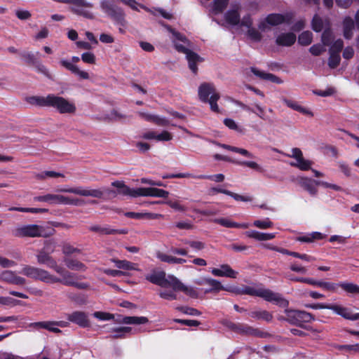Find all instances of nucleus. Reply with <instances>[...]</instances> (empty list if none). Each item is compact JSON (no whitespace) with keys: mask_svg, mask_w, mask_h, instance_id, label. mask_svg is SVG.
Wrapping results in <instances>:
<instances>
[{"mask_svg":"<svg viewBox=\"0 0 359 359\" xmlns=\"http://www.w3.org/2000/svg\"><path fill=\"white\" fill-rule=\"evenodd\" d=\"M26 100L32 105L41 107H53L61 114H74L76 111V107L73 102L54 94H48L46 97L30 96L27 97Z\"/></svg>","mask_w":359,"mask_h":359,"instance_id":"f257e3e1","label":"nucleus"},{"mask_svg":"<svg viewBox=\"0 0 359 359\" xmlns=\"http://www.w3.org/2000/svg\"><path fill=\"white\" fill-rule=\"evenodd\" d=\"M231 292L238 294H248L263 298L265 301L273 302L280 307L286 308L289 302L284 299L279 293L274 292L269 289H256L250 286H243L242 288L231 287Z\"/></svg>","mask_w":359,"mask_h":359,"instance_id":"f03ea898","label":"nucleus"},{"mask_svg":"<svg viewBox=\"0 0 359 359\" xmlns=\"http://www.w3.org/2000/svg\"><path fill=\"white\" fill-rule=\"evenodd\" d=\"M285 317L280 319L287 321L292 325L297 326L302 329L316 332L317 330L313 329L310 325H306V323L315 320L314 316L305 311L295 310V309H285Z\"/></svg>","mask_w":359,"mask_h":359,"instance_id":"7ed1b4c3","label":"nucleus"},{"mask_svg":"<svg viewBox=\"0 0 359 359\" xmlns=\"http://www.w3.org/2000/svg\"><path fill=\"white\" fill-rule=\"evenodd\" d=\"M198 97L201 102L209 103L212 111L215 113L220 112L217 104L220 95L218 93L215 92V88L212 83H201L198 88Z\"/></svg>","mask_w":359,"mask_h":359,"instance_id":"20e7f679","label":"nucleus"},{"mask_svg":"<svg viewBox=\"0 0 359 359\" xmlns=\"http://www.w3.org/2000/svg\"><path fill=\"white\" fill-rule=\"evenodd\" d=\"M222 325L230 330L239 334L257 337L259 338H266L270 336L269 333L262 331L258 328H255L247 324L236 323L226 319L222 320Z\"/></svg>","mask_w":359,"mask_h":359,"instance_id":"39448f33","label":"nucleus"},{"mask_svg":"<svg viewBox=\"0 0 359 359\" xmlns=\"http://www.w3.org/2000/svg\"><path fill=\"white\" fill-rule=\"evenodd\" d=\"M58 2L71 5L69 10L74 14L88 20L95 18L94 14L89 10L93 4L86 0H58Z\"/></svg>","mask_w":359,"mask_h":359,"instance_id":"423d86ee","label":"nucleus"},{"mask_svg":"<svg viewBox=\"0 0 359 359\" xmlns=\"http://www.w3.org/2000/svg\"><path fill=\"white\" fill-rule=\"evenodd\" d=\"M100 8L115 24L124 27L126 24L125 13L122 8L116 6L109 0H102Z\"/></svg>","mask_w":359,"mask_h":359,"instance_id":"0eeeda50","label":"nucleus"},{"mask_svg":"<svg viewBox=\"0 0 359 359\" xmlns=\"http://www.w3.org/2000/svg\"><path fill=\"white\" fill-rule=\"evenodd\" d=\"M20 273L34 280L52 284L53 275L45 269L30 265H24Z\"/></svg>","mask_w":359,"mask_h":359,"instance_id":"6e6552de","label":"nucleus"},{"mask_svg":"<svg viewBox=\"0 0 359 359\" xmlns=\"http://www.w3.org/2000/svg\"><path fill=\"white\" fill-rule=\"evenodd\" d=\"M34 201L46 202L50 204H63V205H79L80 200L79 198H73L62 195L48 194L43 196H38L34 197Z\"/></svg>","mask_w":359,"mask_h":359,"instance_id":"1a4fd4ad","label":"nucleus"},{"mask_svg":"<svg viewBox=\"0 0 359 359\" xmlns=\"http://www.w3.org/2000/svg\"><path fill=\"white\" fill-rule=\"evenodd\" d=\"M145 278L150 283L161 287H171L173 289V283L175 278H177L172 275H169L167 278L164 271H154L151 273L147 275Z\"/></svg>","mask_w":359,"mask_h":359,"instance_id":"9d476101","label":"nucleus"},{"mask_svg":"<svg viewBox=\"0 0 359 359\" xmlns=\"http://www.w3.org/2000/svg\"><path fill=\"white\" fill-rule=\"evenodd\" d=\"M175 48L178 52L186 54L189 69L194 74H196L198 72L197 63L203 62L204 59L196 53L186 48L182 44L175 43Z\"/></svg>","mask_w":359,"mask_h":359,"instance_id":"9b49d317","label":"nucleus"},{"mask_svg":"<svg viewBox=\"0 0 359 359\" xmlns=\"http://www.w3.org/2000/svg\"><path fill=\"white\" fill-rule=\"evenodd\" d=\"M111 186L116 187L117 191L114 189H106V192L109 195H112L113 197H115L117 194L129 196L133 198L140 196V194H139L140 191V187L137 189H131L121 181H114L111 183Z\"/></svg>","mask_w":359,"mask_h":359,"instance_id":"f8f14e48","label":"nucleus"},{"mask_svg":"<svg viewBox=\"0 0 359 359\" xmlns=\"http://www.w3.org/2000/svg\"><path fill=\"white\" fill-rule=\"evenodd\" d=\"M75 277H76V274L72 272H70L69 271L67 272H66V273L62 278H57L55 276L53 275L52 284L60 283L64 285L72 286V287H76L77 289H80V290H85L88 287V283H79V282L75 281L74 280Z\"/></svg>","mask_w":359,"mask_h":359,"instance_id":"ddd939ff","label":"nucleus"},{"mask_svg":"<svg viewBox=\"0 0 359 359\" xmlns=\"http://www.w3.org/2000/svg\"><path fill=\"white\" fill-rule=\"evenodd\" d=\"M288 157L294 158L296 159V162H291L290 164L291 166L299 168L301 170H309L311 169V161L304 159L302 151L299 148H293L292 149V154H287Z\"/></svg>","mask_w":359,"mask_h":359,"instance_id":"4468645a","label":"nucleus"},{"mask_svg":"<svg viewBox=\"0 0 359 359\" xmlns=\"http://www.w3.org/2000/svg\"><path fill=\"white\" fill-rule=\"evenodd\" d=\"M58 191L62 193L74 194L83 196H92L97 198H102L104 196V192L100 189H84L81 187L74 188H62L58 189Z\"/></svg>","mask_w":359,"mask_h":359,"instance_id":"2eb2a0df","label":"nucleus"},{"mask_svg":"<svg viewBox=\"0 0 359 359\" xmlns=\"http://www.w3.org/2000/svg\"><path fill=\"white\" fill-rule=\"evenodd\" d=\"M69 322L74 323L82 328L90 327V323L86 313L81 311H75L71 313L66 314Z\"/></svg>","mask_w":359,"mask_h":359,"instance_id":"dca6fc26","label":"nucleus"},{"mask_svg":"<svg viewBox=\"0 0 359 359\" xmlns=\"http://www.w3.org/2000/svg\"><path fill=\"white\" fill-rule=\"evenodd\" d=\"M79 61H80V57H79L78 56H73L71 58V62L67 61L66 60H61L60 61V63L63 67L66 68L67 69L70 71L72 73L79 76V77L81 79H89L88 73L86 72L80 70L76 65L73 64V63L79 62Z\"/></svg>","mask_w":359,"mask_h":359,"instance_id":"f3484780","label":"nucleus"},{"mask_svg":"<svg viewBox=\"0 0 359 359\" xmlns=\"http://www.w3.org/2000/svg\"><path fill=\"white\" fill-rule=\"evenodd\" d=\"M214 158L217 161H223L226 162L233 163L236 165L241 166H245L253 169L257 172H262L264 171L263 168L256 162L255 161H236L232 160L230 157L227 156H223L219 154H216L213 156Z\"/></svg>","mask_w":359,"mask_h":359,"instance_id":"a211bd4d","label":"nucleus"},{"mask_svg":"<svg viewBox=\"0 0 359 359\" xmlns=\"http://www.w3.org/2000/svg\"><path fill=\"white\" fill-rule=\"evenodd\" d=\"M219 193L229 196L237 201L251 202L252 201V197H251V196H242L238 194L232 192L229 190L222 189L220 187H212L208 190V195H210V196H213V195H215L216 194H219Z\"/></svg>","mask_w":359,"mask_h":359,"instance_id":"6ab92c4d","label":"nucleus"},{"mask_svg":"<svg viewBox=\"0 0 359 359\" xmlns=\"http://www.w3.org/2000/svg\"><path fill=\"white\" fill-rule=\"evenodd\" d=\"M292 15L287 13L285 15L280 13H271L266 18V22L271 26L279 25L283 23L290 25L292 22Z\"/></svg>","mask_w":359,"mask_h":359,"instance_id":"aec40b11","label":"nucleus"},{"mask_svg":"<svg viewBox=\"0 0 359 359\" xmlns=\"http://www.w3.org/2000/svg\"><path fill=\"white\" fill-rule=\"evenodd\" d=\"M39 229V225L28 224L16 229L13 234L16 237H37Z\"/></svg>","mask_w":359,"mask_h":359,"instance_id":"412c9836","label":"nucleus"},{"mask_svg":"<svg viewBox=\"0 0 359 359\" xmlns=\"http://www.w3.org/2000/svg\"><path fill=\"white\" fill-rule=\"evenodd\" d=\"M210 272L215 276L231 278H236L238 275V272L234 271L229 264H226L220 265L219 269L212 268Z\"/></svg>","mask_w":359,"mask_h":359,"instance_id":"4be33fe9","label":"nucleus"},{"mask_svg":"<svg viewBox=\"0 0 359 359\" xmlns=\"http://www.w3.org/2000/svg\"><path fill=\"white\" fill-rule=\"evenodd\" d=\"M139 194H140V196H152L166 198L169 196V192L164 189L155 187H140Z\"/></svg>","mask_w":359,"mask_h":359,"instance_id":"5701e85b","label":"nucleus"},{"mask_svg":"<svg viewBox=\"0 0 359 359\" xmlns=\"http://www.w3.org/2000/svg\"><path fill=\"white\" fill-rule=\"evenodd\" d=\"M89 230L90 231L99 233L102 235L126 234L128 233V231L125 229H111L109 225H105L104 226L93 225L89 227Z\"/></svg>","mask_w":359,"mask_h":359,"instance_id":"b1692460","label":"nucleus"},{"mask_svg":"<svg viewBox=\"0 0 359 359\" xmlns=\"http://www.w3.org/2000/svg\"><path fill=\"white\" fill-rule=\"evenodd\" d=\"M172 290L174 291H182L187 296L194 299L198 297V293L195 288L184 285L178 278H175Z\"/></svg>","mask_w":359,"mask_h":359,"instance_id":"393cba45","label":"nucleus"},{"mask_svg":"<svg viewBox=\"0 0 359 359\" xmlns=\"http://www.w3.org/2000/svg\"><path fill=\"white\" fill-rule=\"evenodd\" d=\"M299 184L301 187L307 191L311 196H315L318 192L316 187L318 185H321V181L304 177L301 179Z\"/></svg>","mask_w":359,"mask_h":359,"instance_id":"a878e982","label":"nucleus"},{"mask_svg":"<svg viewBox=\"0 0 359 359\" xmlns=\"http://www.w3.org/2000/svg\"><path fill=\"white\" fill-rule=\"evenodd\" d=\"M330 310L333 311L337 315L341 316L345 319L357 320V313H352L351 311L348 308L344 307L337 304H331Z\"/></svg>","mask_w":359,"mask_h":359,"instance_id":"bb28decb","label":"nucleus"},{"mask_svg":"<svg viewBox=\"0 0 359 359\" xmlns=\"http://www.w3.org/2000/svg\"><path fill=\"white\" fill-rule=\"evenodd\" d=\"M296 35L292 32L283 33L278 36L276 43L280 46H291L296 41Z\"/></svg>","mask_w":359,"mask_h":359,"instance_id":"cd10ccee","label":"nucleus"},{"mask_svg":"<svg viewBox=\"0 0 359 359\" xmlns=\"http://www.w3.org/2000/svg\"><path fill=\"white\" fill-rule=\"evenodd\" d=\"M63 262L66 266L70 270L86 271L87 269V266L76 259L65 257Z\"/></svg>","mask_w":359,"mask_h":359,"instance_id":"c85d7f7f","label":"nucleus"},{"mask_svg":"<svg viewBox=\"0 0 359 359\" xmlns=\"http://www.w3.org/2000/svg\"><path fill=\"white\" fill-rule=\"evenodd\" d=\"M116 322L129 325H142L147 323L149 319L144 316H120L119 318L116 320Z\"/></svg>","mask_w":359,"mask_h":359,"instance_id":"c756f323","label":"nucleus"},{"mask_svg":"<svg viewBox=\"0 0 359 359\" xmlns=\"http://www.w3.org/2000/svg\"><path fill=\"white\" fill-rule=\"evenodd\" d=\"M343 35L346 39H351L353 36V29L355 28V23L353 20L346 16L343 20Z\"/></svg>","mask_w":359,"mask_h":359,"instance_id":"7c9ffc66","label":"nucleus"},{"mask_svg":"<svg viewBox=\"0 0 359 359\" xmlns=\"http://www.w3.org/2000/svg\"><path fill=\"white\" fill-rule=\"evenodd\" d=\"M248 315L252 318L257 320H264L266 322H271L273 319V315L268 311L266 310H254L248 313Z\"/></svg>","mask_w":359,"mask_h":359,"instance_id":"2f4dec72","label":"nucleus"},{"mask_svg":"<svg viewBox=\"0 0 359 359\" xmlns=\"http://www.w3.org/2000/svg\"><path fill=\"white\" fill-rule=\"evenodd\" d=\"M251 72L257 76L259 77L260 79H262L264 80H268L273 83H281L282 80L276 76V75L271 74V73H266L264 72H262L259 69H257L255 67H251L250 68Z\"/></svg>","mask_w":359,"mask_h":359,"instance_id":"473e14b6","label":"nucleus"},{"mask_svg":"<svg viewBox=\"0 0 359 359\" xmlns=\"http://www.w3.org/2000/svg\"><path fill=\"white\" fill-rule=\"evenodd\" d=\"M207 285L210 286V288L205 290V293H212V292H217L220 290H226L228 292H231V287H225L222 283L215 279L208 278Z\"/></svg>","mask_w":359,"mask_h":359,"instance_id":"72a5a7b5","label":"nucleus"},{"mask_svg":"<svg viewBox=\"0 0 359 359\" xmlns=\"http://www.w3.org/2000/svg\"><path fill=\"white\" fill-rule=\"evenodd\" d=\"M240 13L238 8L236 9H231L226 12L224 19L226 22L233 26H236L240 23Z\"/></svg>","mask_w":359,"mask_h":359,"instance_id":"f704fd0d","label":"nucleus"},{"mask_svg":"<svg viewBox=\"0 0 359 359\" xmlns=\"http://www.w3.org/2000/svg\"><path fill=\"white\" fill-rule=\"evenodd\" d=\"M248 237L254 238L257 241H269L275 238V234L271 233H262L255 230H251L245 232Z\"/></svg>","mask_w":359,"mask_h":359,"instance_id":"c9c22d12","label":"nucleus"},{"mask_svg":"<svg viewBox=\"0 0 359 359\" xmlns=\"http://www.w3.org/2000/svg\"><path fill=\"white\" fill-rule=\"evenodd\" d=\"M37 262L39 264H44L50 268L55 262V259L48 252L39 250L36 255Z\"/></svg>","mask_w":359,"mask_h":359,"instance_id":"e433bc0d","label":"nucleus"},{"mask_svg":"<svg viewBox=\"0 0 359 359\" xmlns=\"http://www.w3.org/2000/svg\"><path fill=\"white\" fill-rule=\"evenodd\" d=\"M213 222L226 228H247V225L245 224L237 223L226 218H216L213 220Z\"/></svg>","mask_w":359,"mask_h":359,"instance_id":"4c0bfd02","label":"nucleus"},{"mask_svg":"<svg viewBox=\"0 0 359 359\" xmlns=\"http://www.w3.org/2000/svg\"><path fill=\"white\" fill-rule=\"evenodd\" d=\"M283 102L290 108L299 111L303 114L308 115L310 116H313V114L310 110L300 106L297 102L292 101L290 100H287L286 98L283 99Z\"/></svg>","mask_w":359,"mask_h":359,"instance_id":"58836bf2","label":"nucleus"},{"mask_svg":"<svg viewBox=\"0 0 359 359\" xmlns=\"http://www.w3.org/2000/svg\"><path fill=\"white\" fill-rule=\"evenodd\" d=\"M325 235L320 232H313L309 234L301 236L297 238V241L302 243H312L315 241L322 240L325 238Z\"/></svg>","mask_w":359,"mask_h":359,"instance_id":"ea45409f","label":"nucleus"},{"mask_svg":"<svg viewBox=\"0 0 359 359\" xmlns=\"http://www.w3.org/2000/svg\"><path fill=\"white\" fill-rule=\"evenodd\" d=\"M218 145L223 149H227L229 151H233L235 153L240 154L245 157H248V158H253L254 157L253 154L252 153H250L249 151H248L247 149L228 145V144H218Z\"/></svg>","mask_w":359,"mask_h":359,"instance_id":"a19ab883","label":"nucleus"},{"mask_svg":"<svg viewBox=\"0 0 359 359\" xmlns=\"http://www.w3.org/2000/svg\"><path fill=\"white\" fill-rule=\"evenodd\" d=\"M112 262L115 264L116 266L118 269L124 270H137V264L127 260H118L113 259Z\"/></svg>","mask_w":359,"mask_h":359,"instance_id":"79ce46f5","label":"nucleus"},{"mask_svg":"<svg viewBox=\"0 0 359 359\" xmlns=\"http://www.w3.org/2000/svg\"><path fill=\"white\" fill-rule=\"evenodd\" d=\"M339 286L348 294H359V285L348 282H341L339 283Z\"/></svg>","mask_w":359,"mask_h":359,"instance_id":"37998d69","label":"nucleus"},{"mask_svg":"<svg viewBox=\"0 0 359 359\" xmlns=\"http://www.w3.org/2000/svg\"><path fill=\"white\" fill-rule=\"evenodd\" d=\"M313 40V34L309 31H304L301 33L298 37V42L300 45L306 46L311 43Z\"/></svg>","mask_w":359,"mask_h":359,"instance_id":"c03bdc74","label":"nucleus"},{"mask_svg":"<svg viewBox=\"0 0 359 359\" xmlns=\"http://www.w3.org/2000/svg\"><path fill=\"white\" fill-rule=\"evenodd\" d=\"M224 175L222 173L216 174V175H195L193 177V179H198V180H209L211 181H214L215 182H222L224 180Z\"/></svg>","mask_w":359,"mask_h":359,"instance_id":"a18cd8bd","label":"nucleus"},{"mask_svg":"<svg viewBox=\"0 0 359 359\" xmlns=\"http://www.w3.org/2000/svg\"><path fill=\"white\" fill-rule=\"evenodd\" d=\"M124 215L126 217L135 219H141L144 218L147 219H154V215L152 213H141V212H126L124 213Z\"/></svg>","mask_w":359,"mask_h":359,"instance_id":"49530a36","label":"nucleus"},{"mask_svg":"<svg viewBox=\"0 0 359 359\" xmlns=\"http://www.w3.org/2000/svg\"><path fill=\"white\" fill-rule=\"evenodd\" d=\"M127 118L126 114L118 112L117 110L113 109L109 114L105 116V119L109 121H120Z\"/></svg>","mask_w":359,"mask_h":359,"instance_id":"de8ad7c7","label":"nucleus"},{"mask_svg":"<svg viewBox=\"0 0 359 359\" xmlns=\"http://www.w3.org/2000/svg\"><path fill=\"white\" fill-rule=\"evenodd\" d=\"M132 328L130 327H120L112 329V332L114 334L112 336L114 339L125 338L126 334L130 333Z\"/></svg>","mask_w":359,"mask_h":359,"instance_id":"09e8293b","label":"nucleus"},{"mask_svg":"<svg viewBox=\"0 0 359 359\" xmlns=\"http://www.w3.org/2000/svg\"><path fill=\"white\" fill-rule=\"evenodd\" d=\"M0 305L15 306L17 305H23V304L20 300H18L10 297H0Z\"/></svg>","mask_w":359,"mask_h":359,"instance_id":"8fccbe9b","label":"nucleus"},{"mask_svg":"<svg viewBox=\"0 0 359 359\" xmlns=\"http://www.w3.org/2000/svg\"><path fill=\"white\" fill-rule=\"evenodd\" d=\"M311 27L316 32H320L323 29V21L317 14L314 15L311 20Z\"/></svg>","mask_w":359,"mask_h":359,"instance_id":"3c124183","label":"nucleus"},{"mask_svg":"<svg viewBox=\"0 0 359 359\" xmlns=\"http://www.w3.org/2000/svg\"><path fill=\"white\" fill-rule=\"evenodd\" d=\"M229 0H214L213 11L215 13H221L227 7Z\"/></svg>","mask_w":359,"mask_h":359,"instance_id":"603ef678","label":"nucleus"},{"mask_svg":"<svg viewBox=\"0 0 359 359\" xmlns=\"http://www.w3.org/2000/svg\"><path fill=\"white\" fill-rule=\"evenodd\" d=\"M176 309L184 314L189 316H198L201 315V311L192 307L180 306L176 307Z\"/></svg>","mask_w":359,"mask_h":359,"instance_id":"864d4df0","label":"nucleus"},{"mask_svg":"<svg viewBox=\"0 0 359 359\" xmlns=\"http://www.w3.org/2000/svg\"><path fill=\"white\" fill-rule=\"evenodd\" d=\"M341 61L340 55L338 53H330V57L328 59V66L331 69L337 68Z\"/></svg>","mask_w":359,"mask_h":359,"instance_id":"5fc2aeb1","label":"nucleus"},{"mask_svg":"<svg viewBox=\"0 0 359 359\" xmlns=\"http://www.w3.org/2000/svg\"><path fill=\"white\" fill-rule=\"evenodd\" d=\"M332 40V32L330 27L325 29L321 36V41L324 46H330Z\"/></svg>","mask_w":359,"mask_h":359,"instance_id":"6e6d98bb","label":"nucleus"},{"mask_svg":"<svg viewBox=\"0 0 359 359\" xmlns=\"http://www.w3.org/2000/svg\"><path fill=\"white\" fill-rule=\"evenodd\" d=\"M21 57L29 65H35L36 62V56L30 52H22L20 53Z\"/></svg>","mask_w":359,"mask_h":359,"instance_id":"4d7b16f0","label":"nucleus"},{"mask_svg":"<svg viewBox=\"0 0 359 359\" xmlns=\"http://www.w3.org/2000/svg\"><path fill=\"white\" fill-rule=\"evenodd\" d=\"M64 177L63 174L55 171H44L36 175L38 180H44L46 177Z\"/></svg>","mask_w":359,"mask_h":359,"instance_id":"13d9d810","label":"nucleus"},{"mask_svg":"<svg viewBox=\"0 0 359 359\" xmlns=\"http://www.w3.org/2000/svg\"><path fill=\"white\" fill-rule=\"evenodd\" d=\"M253 225L259 229H266L271 228L273 225V222L269 218L264 220H255Z\"/></svg>","mask_w":359,"mask_h":359,"instance_id":"bf43d9fd","label":"nucleus"},{"mask_svg":"<svg viewBox=\"0 0 359 359\" xmlns=\"http://www.w3.org/2000/svg\"><path fill=\"white\" fill-rule=\"evenodd\" d=\"M15 274V273L13 271H4L0 274V280L12 285Z\"/></svg>","mask_w":359,"mask_h":359,"instance_id":"052dcab7","label":"nucleus"},{"mask_svg":"<svg viewBox=\"0 0 359 359\" xmlns=\"http://www.w3.org/2000/svg\"><path fill=\"white\" fill-rule=\"evenodd\" d=\"M168 30L170 33H172V36L175 38V39L173 41L175 45V43H177L175 41H180L184 43H187L188 42V39L183 34L176 31L175 29H174L173 28H172L170 27H168Z\"/></svg>","mask_w":359,"mask_h":359,"instance_id":"680f3d73","label":"nucleus"},{"mask_svg":"<svg viewBox=\"0 0 359 359\" xmlns=\"http://www.w3.org/2000/svg\"><path fill=\"white\" fill-rule=\"evenodd\" d=\"M34 327L36 329H46L50 332V329L55 325V321H41L36 322L33 324Z\"/></svg>","mask_w":359,"mask_h":359,"instance_id":"e2e57ef3","label":"nucleus"},{"mask_svg":"<svg viewBox=\"0 0 359 359\" xmlns=\"http://www.w3.org/2000/svg\"><path fill=\"white\" fill-rule=\"evenodd\" d=\"M81 59L82 61L87 64L94 65L96 62V57L93 53L86 52L81 55Z\"/></svg>","mask_w":359,"mask_h":359,"instance_id":"0e129e2a","label":"nucleus"},{"mask_svg":"<svg viewBox=\"0 0 359 359\" xmlns=\"http://www.w3.org/2000/svg\"><path fill=\"white\" fill-rule=\"evenodd\" d=\"M248 36L254 41L258 42L262 40V34L254 27H250L248 30Z\"/></svg>","mask_w":359,"mask_h":359,"instance_id":"69168bd1","label":"nucleus"},{"mask_svg":"<svg viewBox=\"0 0 359 359\" xmlns=\"http://www.w3.org/2000/svg\"><path fill=\"white\" fill-rule=\"evenodd\" d=\"M343 48L344 41L341 39H339L332 43L329 52L339 54L340 52L342 50Z\"/></svg>","mask_w":359,"mask_h":359,"instance_id":"338daca9","label":"nucleus"},{"mask_svg":"<svg viewBox=\"0 0 359 359\" xmlns=\"http://www.w3.org/2000/svg\"><path fill=\"white\" fill-rule=\"evenodd\" d=\"M174 292H175L174 290L173 291L163 290V291H160L158 294H159L160 297L162 299L172 301V300H175L177 298V294Z\"/></svg>","mask_w":359,"mask_h":359,"instance_id":"774afa93","label":"nucleus"}]
</instances>
